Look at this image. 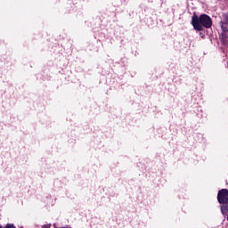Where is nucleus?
<instances>
[{"label": "nucleus", "mask_w": 228, "mask_h": 228, "mask_svg": "<svg viewBox=\"0 0 228 228\" xmlns=\"http://www.w3.org/2000/svg\"><path fill=\"white\" fill-rule=\"evenodd\" d=\"M192 26L197 31H202V28H211V26H213V21L208 14H202L199 18H192Z\"/></svg>", "instance_id": "nucleus-1"}, {"label": "nucleus", "mask_w": 228, "mask_h": 228, "mask_svg": "<svg viewBox=\"0 0 228 228\" xmlns=\"http://www.w3.org/2000/svg\"><path fill=\"white\" fill-rule=\"evenodd\" d=\"M217 200L219 204H227L228 202V190L222 189L217 194Z\"/></svg>", "instance_id": "nucleus-2"}, {"label": "nucleus", "mask_w": 228, "mask_h": 228, "mask_svg": "<svg viewBox=\"0 0 228 228\" xmlns=\"http://www.w3.org/2000/svg\"><path fill=\"white\" fill-rule=\"evenodd\" d=\"M220 40L221 42L226 45V44H228V34L227 32L224 31L221 36H220Z\"/></svg>", "instance_id": "nucleus-3"}, {"label": "nucleus", "mask_w": 228, "mask_h": 228, "mask_svg": "<svg viewBox=\"0 0 228 228\" xmlns=\"http://www.w3.org/2000/svg\"><path fill=\"white\" fill-rule=\"evenodd\" d=\"M227 211H228V206L227 205L221 206V213H222V215H227Z\"/></svg>", "instance_id": "nucleus-4"}, {"label": "nucleus", "mask_w": 228, "mask_h": 228, "mask_svg": "<svg viewBox=\"0 0 228 228\" xmlns=\"http://www.w3.org/2000/svg\"><path fill=\"white\" fill-rule=\"evenodd\" d=\"M4 228H16L15 225L12 224H6V226Z\"/></svg>", "instance_id": "nucleus-5"}, {"label": "nucleus", "mask_w": 228, "mask_h": 228, "mask_svg": "<svg viewBox=\"0 0 228 228\" xmlns=\"http://www.w3.org/2000/svg\"><path fill=\"white\" fill-rule=\"evenodd\" d=\"M43 228H51V224H45L43 225Z\"/></svg>", "instance_id": "nucleus-6"}, {"label": "nucleus", "mask_w": 228, "mask_h": 228, "mask_svg": "<svg viewBox=\"0 0 228 228\" xmlns=\"http://www.w3.org/2000/svg\"><path fill=\"white\" fill-rule=\"evenodd\" d=\"M0 228H3V226L0 224Z\"/></svg>", "instance_id": "nucleus-7"}]
</instances>
